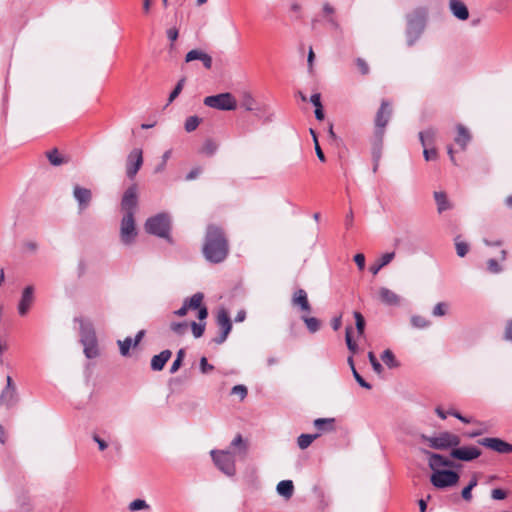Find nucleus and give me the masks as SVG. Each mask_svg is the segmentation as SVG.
Listing matches in <instances>:
<instances>
[{
    "label": "nucleus",
    "mask_w": 512,
    "mask_h": 512,
    "mask_svg": "<svg viewBox=\"0 0 512 512\" xmlns=\"http://www.w3.org/2000/svg\"><path fill=\"white\" fill-rule=\"evenodd\" d=\"M84 352L88 358H93L97 355V346L96 343L94 345H88L84 347Z\"/></svg>",
    "instance_id": "obj_61"
},
{
    "label": "nucleus",
    "mask_w": 512,
    "mask_h": 512,
    "mask_svg": "<svg viewBox=\"0 0 512 512\" xmlns=\"http://www.w3.org/2000/svg\"><path fill=\"white\" fill-rule=\"evenodd\" d=\"M137 206V186L132 185L124 192L121 201V208L125 214L133 213Z\"/></svg>",
    "instance_id": "obj_11"
},
{
    "label": "nucleus",
    "mask_w": 512,
    "mask_h": 512,
    "mask_svg": "<svg viewBox=\"0 0 512 512\" xmlns=\"http://www.w3.org/2000/svg\"><path fill=\"white\" fill-rule=\"evenodd\" d=\"M277 492L286 499H290L294 492V485L291 480H282L277 484Z\"/></svg>",
    "instance_id": "obj_26"
},
{
    "label": "nucleus",
    "mask_w": 512,
    "mask_h": 512,
    "mask_svg": "<svg viewBox=\"0 0 512 512\" xmlns=\"http://www.w3.org/2000/svg\"><path fill=\"white\" fill-rule=\"evenodd\" d=\"M430 481L436 488L443 489L455 486L459 481V474L451 470L433 471Z\"/></svg>",
    "instance_id": "obj_5"
},
{
    "label": "nucleus",
    "mask_w": 512,
    "mask_h": 512,
    "mask_svg": "<svg viewBox=\"0 0 512 512\" xmlns=\"http://www.w3.org/2000/svg\"><path fill=\"white\" fill-rule=\"evenodd\" d=\"M381 359L389 368H396L399 366L393 352L389 349L383 351Z\"/></svg>",
    "instance_id": "obj_30"
},
{
    "label": "nucleus",
    "mask_w": 512,
    "mask_h": 512,
    "mask_svg": "<svg viewBox=\"0 0 512 512\" xmlns=\"http://www.w3.org/2000/svg\"><path fill=\"white\" fill-rule=\"evenodd\" d=\"M204 296L202 293H195L190 299L186 300L189 309H197L198 310V318L203 320L207 317L208 311L205 306L202 305Z\"/></svg>",
    "instance_id": "obj_17"
},
{
    "label": "nucleus",
    "mask_w": 512,
    "mask_h": 512,
    "mask_svg": "<svg viewBox=\"0 0 512 512\" xmlns=\"http://www.w3.org/2000/svg\"><path fill=\"white\" fill-rule=\"evenodd\" d=\"M356 66L363 75H367L369 73V66L367 62L362 58L356 59Z\"/></svg>",
    "instance_id": "obj_54"
},
{
    "label": "nucleus",
    "mask_w": 512,
    "mask_h": 512,
    "mask_svg": "<svg viewBox=\"0 0 512 512\" xmlns=\"http://www.w3.org/2000/svg\"><path fill=\"white\" fill-rule=\"evenodd\" d=\"M447 414L456 417L457 419H459L463 423H471L472 422L471 419H468V418L462 416L458 411H456L454 409H449L447 411Z\"/></svg>",
    "instance_id": "obj_62"
},
{
    "label": "nucleus",
    "mask_w": 512,
    "mask_h": 512,
    "mask_svg": "<svg viewBox=\"0 0 512 512\" xmlns=\"http://www.w3.org/2000/svg\"><path fill=\"white\" fill-rule=\"evenodd\" d=\"M190 326H191L194 337L199 338L203 335L204 330H205V324H198L193 321V322H191Z\"/></svg>",
    "instance_id": "obj_51"
},
{
    "label": "nucleus",
    "mask_w": 512,
    "mask_h": 512,
    "mask_svg": "<svg viewBox=\"0 0 512 512\" xmlns=\"http://www.w3.org/2000/svg\"><path fill=\"white\" fill-rule=\"evenodd\" d=\"M184 83H185V78H182L178 81L177 85L175 86V88L169 95V99H168L169 103L173 102L178 97V95L181 93V91L183 89Z\"/></svg>",
    "instance_id": "obj_45"
},
{
    "label": "nucleus",
    "mask_w": 512,
    "mask_h": 512,
    "mask_svg": "<svg viewBox=\"0 0 512 512\" xmlns=\"http://www.w3.org/2000/svg\"><path fill=\"white\" fill-rule=\"evenodd\" d=\"M302 320L306 324L311 333H315L320 328V321L315 317L302 316Z\"/></svg>",
    "instance_id": "obj_32"
},
{
    "label": "nucleus",
    "mask_w": 512,
    "mask_h": 512,
    "mask_svg": "<svg viewBox=\"0 0 512 512\" xmlns=\"http://www.w3.org/2000/svg\"><path fill=\"white\" fill-rule=\"evenodd\" d=\"M171 356L172 352L168 349L163 350L158 355H154L151 359V369L154 371H161Z\"/></svg>",
    "instance_id": "obj_22"
},
{
    "label": "nucleus",
    "mask_w": 512,
    "mask_h": 512,
    "mask_svg": "<svg viewBox=\"0 0 512 512\" xmlns=\"http://www.w3.org/2000/svg\"><path fill=\"white\" fill-rule=\"evenodd\" d=\"M487 269L491 273H499L501 271V266L495 259H489L487 261Z\"/></svg>",
    "instance_id": "obj_55"
},
{
    "label": "nucleus",
    "mask_w": 512,
    "mask_h": 512,
    "mask_svg": "<svg viewBox=\"0 0 512 512\" xmlns=\"http://www.w3.org/2000/svg\"><path fill=\"white\" fill-rule=\"evenodd\" d=\"M354 261L358 266L359 270H363L365 268V256L362 253H358L354 256Z\"/></svg>",
    "instance_id": "obj_60"
},
{
    "label": "nucleus",
    "mask_w": 512,
    "mask_h": 512,
    "mask_svg": "<svg viewBox=\"0 0 512 512\" xmlns=\"http://www.w3.org/2000/svg\"><path fill=\"white\" fill-rule=\"evenodd\" d=\"M201 119L197 116H190L185 121V130L187 132L194 131L200 124Z\"/></svg>",
    "instance_id": "obj_39"
},
{
    "label": "nucleus",
    "mask_w": 512,
    "mask_h": 512,
    "mask_svg": "<svg viewBox=\"0 0 512 512\" xmlns=\"http://www.w3.org/2000/svg\"><path fill=\"white\" fill-rule=\"evenodd\" d=\"M481 455V450L475 446L454 447L451 456L462 461H472Z\"/></svg>",
    "instance_id": "obj_10"
},
{
    "label": "nucleus",
    "mask_w": 512,
    "mask_h": 512,
    "mask_svg": "<svg viewBox=\"0 0 512 512\" xmlns=\"http://www.w3.org/2000/svg\"><path fill=\"white\" fill-rule=\"evenodd\" d=\"M247 393V388L244 385H236L231 390V394L238 396L240 400H243L247 396Z\"/></svg>",
    "instance_id": "obj_48"
},
{
    "label": "nucleus",
    "mask_w": 512,
    "mask_h": 512,
    "mask_svg": "<svg viewBox=\"0 0 512 512\" xmlns=\"http://www.w3.org/2000/svg\"><path fill=\"white\" fill-rule=\"evenodd\" d=\"M118 345L120 348L121 355L126 356L128 355L130 348L132 346V339L130 337H127L123 341L119 340Z\"/></svg>",
    "instance_id": "obj_44"
},
{
    "label": "nucleus",
    "mask_w": 512,
    "mask_h": 512,
    "mask_svg": "<svg viewBox=\"0 0 512 512\" xmlns=\"http://www.w3.org/2000/svg\"><path fill=\"white\" fill-rule=\"evenodd\" d=\"M16 390L5 389L0 397V401L6 405H12L15 401Z\"/></svg>",
    "instance_id": "obj_35"
},
{
    "label": "nucleus",
    "mask_w": 512,
    "mask_h": 512,
    "mask_svg": "<svg viewBox=\"0 0 512 512\" xmlns=\"http://www.w3.org/2000/svg\"><path fill=\"white\" fill-rule=\"evenodd\" d=\"M504 335L507 340L512 341V319L507 321Z\"/></svg>",
    "instance_id": "obj_64"
},
{
    "label": "nucleus",
    "mask_w": 512,
    "mask_h": 512,
    "mask_svg": "<svg viewBox=\"0 0 512 512\" xmlns=\"http://www.w3.org/2000/svg\"><path fill=\"white\" fill-rule=\"evenodd\" d=\"M34 288L27 286L22 293V297L18 304V313L20 316H26L34 302Z\"/></svg>",
    "instance_id": "obj_13"
},
{
    "label": "nucleus",
    "mask_w": 512,
    "mask_h": 512,
    "mask_svg": "<svg viewBox=\"0 0 512 512\" xmlns=\"http://www.w3.org/2000/svg\"><path fill=\"white\" fill-rule=\"evenodd\" d=\"M312 136H313V141H314V145H315V151H316V154H317V157L320 161L324 162L325 161V156H324V153L319 145V142H318V139H317V136L315 134V132L313 130H310Z\"/></svg>",
    "instance_id": "obj_52"
},
{
    "label": "nucleus",
    "mask_w": 512,
    "mask_h": 512,
    "mask_svg": "<svg viewBox=\"0 0 512 512\" xmlns=\"http://www.w3.org/2000/svg\"><path fill=\"white\" fill-rule=\"evenodd\" d=\"M429 467L433 470H440L439 468L444 467H451L453 465V462L445 457H443L440 454L435 453H429Z\"/></svg>",
    "instance_id": "obj_23"
},
{
    "label": "nucleus",
    "mask_w": 512,
    "mask_h": 512,
    "mask_svg": "<svg viewBox=\"0 0 512 512\" xmlns=\"http://www.w3.org/2000/svg\"><path fill=\"white\" fill-rule=\"evenodd\" d=\"M353 315L355 318L357 332L359 335H363L365 329V319L363 315L358 311H355Z\"/></svg>",
    "instance_id": "obj_38"
},
{
    "label": "nucleus",
    "mask_w": 512,
    "mask_h": 512,
    "mask_svg": "<svg viewBox=\"0 0 512 512\" xmlns=\"http://www.w3.org/2000/svg\"><path fill=\"white\" fill-rule=\"evenodd\" d=\"M314 427L321 433L332 432L335 430L334 418H318L314 421Z\"/></svg>",
    "instance_id": "obj_25"
},
{
    "label": "nucleus",
    "mask_w": 512,
    "mask_h": 512,
    "mask_svg": "<svg viewBox=\"0 0 512 512\" xmlns=\"http://www.w3.org/2000/svg\"><path fill=\"white\" fill-rule=\"evenodd\" d=\"M460 437L451 432H442L437 435V449H447L460 444Z\"/></svg>",
    "instance_id": "obj_15"
},
{
    "label": "nucleus",
    "mask_w": 512,
    "mask_h": 512,
    "mask_svg": "<svg viewBox=\"0 0 512 512\" xmlns=\"http://www.w3.org/2000/svg\"><path fill=\"white\" fill-rule=\"evenodd\" d=\"M379 300L388 306H399L401 303V297L386 287H381L378 291Z\"/></svg>",
    "instance_id": "obj_18"
},
{
    "label": "nucleus",
    "mask_w": 512,
    "mask_h": 512,
    "mask_svg": "<svg viewBox=\"0 0 512 512\" xmlns=\"http://www.w3.org/2000/svg\"><path fill=\"white\" fill-rule=\"evenodd\" d=\"M148 507H149V505L146 503L145 500H142V499H136L129 504V509L131 511L147 509Z\"/></svg>",
    "instance_id": "obj_46"
},
{
    "label": "nucleus",
    "mask_w": 512,
    "mask_h": 512,
    "mask_svg": "<svg viewBox=\"0 0 512 512\" xmlns=\"http://www.w3.org/2000/svg\"><path fill=\"white\" fill-rule=\"evenodd\" d=\"M73 196L76 199V201L78 202L80 212L85 210L89 206V204L92 200L91 190L81 187L79 185L74 186Z\"/></svg>",
    "instance_id": "obj_14"
},
{
    "label": "nucleus",
    "mask_w": 512,
    "mask_h": 512,
    "mask_svg": "<svg viewBox=\"0 0 512 512\" xmlns=\"http://www.w3.org/2000/svg\"><path fill=\"white\" fill-rule=\"evenodd\" d=\"M217 325L219 327L220 333L218 336H216L213 341L216 344H222L227 339L231 329H232V323L230 320V316L228 312L225 309H221L218 311L217 314Z\"/></svg>",
    "instance_id": "obj_8"
},
{
    "label": "nucleus",
    "mask_w": 512,
    "mask_h": 512,
    "mask_svg": "<svg viewBox=\"0 0 512 512\" xmlns=\"http://www.w3.org/2000/svg\"><path fill=\"white\" fill-rule=\"evenodd\" d=\"M203 102L210 108L222 111H232L237 107L236 98L229 92L207 96L204 98Z\"/></svg>",
    "instance_id": "obj_3"
},
{
    "label": "nucleus",
    "mask_w": 512,
    "mask_h": 512,
    "mask_svg": "<svg viewBox=\"0 0 512 512\" xmlns=\"http://www.w3.org/2000/svg\"><path fill=\"white\" fill-rule=\"evenodd\" d=\"M434 198L437 204V210L439 213L446 211L452 208L451 203L447 199V195L445 192H434Z\"/></svg>",
    "instance_id": "obj_28"
},
{
    "label": "nucleus",
    "mask_w": 512,
    "mask_h": 512,
    "mask_svg": "<svg viewBox=\"0 0 512 512\" xmlns=\"http://www.w3.org/2000/svg\"><path fill=\"white\" fill-rule=\"evenodd\" d=\"M353 376L355 378V380L358 382V384L363 387V388H366V389H371V385L369 383H367L363 378L362 376L357 372L356 368H353Z\"/></svg>",
    "instance_id": "obj_57"
},
{
    "label": "nucleus",
    "mask_w": 512,
    "mask_h": 512,
    "mask_svg": "<svg viewBox=\"0 0 512 512\" xmlns=\"http://www.w3.org/2000/svg\"><path fill=\"white\" fill-rule=\"evenodd\" d=\"M420 437L423 441H426L428 443L429 447L437 449V436L428 437L426 435H421Z\"/></svg>",
    "instance_id": "obj_63"
},
{
    "label": "nucleus",
    "mask_w": 512,
    "mask_h": 512,
    "mask_svg": "<svg viewBox=\"0 0 512 512\" xmlns=\"http://www.w3.org/2000/svg\"><path fill=\"white\" fill-rule=\"evenodd\" d=\"M231 447L239 449V451L245 455L247 452V443L243 440L242 436L238 434L231 442Z\"/></svg>",
    "instance_id": "obj_34"
},
{
    "label": "nucleus",
    "mask_w": 512,
    "mask_h": 512,
    "mask_svg": "<svg viewBox=\"0 0 512 512\" xmlns=\"http://www.w3.org/2000/svg\"><path fill=\"white\" fill-rule=\"evenodd\" d=\"M216 149H217L216 143L213 142L212 140H207L202 147V152L207 155H212L215 153Z\"/></svg>",
    "instance_id": "obj_50"
},
{
    "label": "nucleus",
    "mask_w": 512,
    "mask_h": 512,
    "mask_svg": "<svg viewBox=\"0 0 512 512\" xmlns=\"http://www.w3.org/2000/svg\"><path fill=\"white\" fill-rule=\"evenodd\" d=\"M479 444L501 454H509L512 452V444L500 438H483L479 440Z\"/></svg>",
    "instance_id": "obj_9"
},
{
    "label": "nucleus",
    "mask_w": 512,
    "mask_h": 512,
    "mask_svg": "<svg viewBox=\"0 0 512 512\" xmlns=\"http://www.w3.org/2000/svg\"><path fill=\"white\" fill-rule=\"evenodd\" d=\"M144 227L147 233L167 239L169 237L170 219L167 214L160 213L148 218Z\"/></svg>",
    "instance_id": "obj_2"
},
{
    "label": "nucleus",
    "mask_w": 512,
    "mask_h": 512,
    "mask_svg": "<svg viewBox=\"0 0 512 512\" xmlns=\"http://www.w3.org/2000/svg\"><path fill=\"white\" fill-rule=\"evenodd\" d=\"M477 485V479L476 477H473L472 480L470 481L469 485L466 486L462 492H461V495L463 497L464 500L466 501H471L472 499V489Z\"/></svg>",
    "instance_id": "obj_40"
},
{
    "label": "nucleus",
    "mask_w": 512,
    "mask_h": 512,
    "mask_svg": "<svg viewBox=\"0 0 512 512\" xmlns=\"http://www.w3.org/2000/svg\"><path fill=\"white\" fill-rule=\"evenodd\" d=\"M456 253L459 257H464L469 251V245L460 240V236L455 238Z\"/></svg>",
    "instance_id": "obj_33"
},
{
    "label": "nucleus",
    "mask_w": 512,
    "mask_h": 512,
    "mask_svg": "<svg viewBox=\"0 0 512 512\" xmlns=\"http://www.w3.org/2000/svg\"><path fill=\"white\" fill-rule=\"evenodd\" d=\"M424 29L422 20H410L406 31L407 45L413 46L419 39Z\"/></svg>",
    "instance_id": "obj_12"
},
{
    "label": "nucleus",
    "mask_w": 512,
    "mask_h": 512,
    "mask_svg": "<svg viewBox=\"0 0 512 512\" xmlns=\"http://www.w3.org/2000/svg\"><path fill=\"white\" fill-rule=\"evenodd\" d=\"M368 358H369V361H370L374 371L376 373L380 374L382 372L383 368H382V365L377 360V358L375 357L374 353L373 352H369L368 353Z\"/></svg>",
    "instance_id": "obj_53"
},
{
    "label": "nucleus",
    "mask_w": 512,
    "mask_h": 512,
    "mask_svg": "<svg viewBox=\"0 0 512 512\" xmlns=\"http://www.w3.org/2000/svg\"><path fill=\"white\" fill-rule=\"evenodd\" d=\"M391 112L392 110L390 104L383 100L375 118V125L377 128L381 129V134L383 133V129L389 121Z\"/></svg>",
    "instance_id": "obj_16"
},
{
    "label": "nucleus",
    "mask_w": 512,
    "mask_h": 512,
    "mask_svg": "<svg viewBox=\"0 0 512 512\" xmlns=\"http://www.w3.org/2000/svg\"><path fill=\"white\" fill-rule=\"evenodd\" d=\"M241 105L247 111L254 110L255 100L250 93H248V92L243 93Z\"/></svg>",
    "instance_id": "obj_36"
},
{
    "label": "nucleus",
    "mask_w": 512,
    "mask_h": 512,
    "mask_svg": "<svg viewBox=\"0 0 512 512\" xmlns=\"http://www.w3.org/2000/svg\"><path fill=\"white\" fill-rule=\"evenodd\" d=\"M351 332H352V327H347L345 340H346V344H347L349 351L352 354H355L357 352V344L352 340Z\"/></svg>",
    "instance_id": "obj_42"
},
{
    "label": "nucleus",
    "mask_w": 512,
    "mask_h": 512,
    "mask_svg": "<svg viewBox=\"0 0 512 512\" xmlns=\"http://www.w3.org/2000/svg\"><path fill=\"white\" fill-rule=\"evenodd\" d=\"M136 236H137V231H136V227H135L134 214L133 213L125 214L122 218L121 226H120L121 241L124 244L129 245L134 241Z\"/></svg>",
    "instance_id": "obj_6"
},
{
    "label": "nucleus",
    "mask_w": 512,
    "mask_h": 512,
    "mask_svg": "<svg viewBox=\"0 0 512 512\" xmlns=\"http://www.w3.org/2000/svg\"><path fill=\"white\" fill-rule=\"evenodd\" d=\"M320 436L319 433L316 434H301L297 439V444L300 449L304 450L308 448L312 442Z\"/></svg>",
    "instance_id": "obj_29"
},
{
    "label": "nucleus",
    "mask_w": 512,
    "mask_h": 512,
    "mask_svg": "<svg viewBox=\"0 0 512 512\" xmlns=\"http://www.w3.org/2000/svg\"><path fill=\"white\" fill-rule=\"evenodd\" d=\"M437 131L434 128H429L424 132L419 133V139L423 147H431L436 139Z\"/></svg>",
    "instance_id": "obj_27"
},
{
    "label": "nucleus",
    "mask_w": 512,
    "mask_h": 512,
    "mask_svg": "<svg viewBox=\"0 0 512 512\" xmlns=\"http://www.w3.org/2000/svg\"><path fill=\"white\" fill-rule=\"evenodd\" d=\"M205 259L211 263L224 261L229 252L226 236L219 226L209 225L202 249Z\"/></svg>",
    "instance_id": "obj_1"
},
{
    "label": "nucleus",
    "mask_w": 512,
    "mask_h": 512,
    "mask_svg": "<svg viewBox=\"0 0 512 512\" xmlns=\"http://www.w3.org/2000/svg\"><path fill=\"white\" fill-rule=\"evenodd\" d=\"M451 13L459 20L465 21L469 18V10L461 0H449Z\"/></svg>",
    "instance_id": "obj_20"
},
{
    "label": "nucleus",
    "mask_w": 512,
    "mask_h": 512,
    "mask_svg": "<svg viewBox=\"0 0 512 512\" xmlns=\"http://www.w3.org/2000/svg\"><path fill=\"white\" fill-rule=\"evenodd\" d=\"M423 155L426 161L435 160L437 159L438 153L437 150L431 146V147H423Z\"/></svg>",
    "instance_id": "obj_49"
},
{
    "label": "nucleus",
    "mask_w": 512,
    "mask_h": 512,
    "mask_svg": "<svg viewBox=\"0 0 512 512\" xmlns=\"http://www.w3.org/2000/svg\"><path fill=\"white\" fill-rule=\"evenodd\" d=\"M395 257L394 252L385 253L381 256V258L378 260V263L382 265V267L388 265Z\"/></svg>",
    "instance_id": "obj_56"
},
{
    "label": "nucleus",
    "mask_w": 512,
    "mask_h": 512,
    "mask_svg": "<svg viewBox=\"0 0 512 512\" xmlns=\"http://www.w3.org/2000/svg\"><path fill=\"white\" fill-rule=\"evenodd\" d=\"M292 304L294 306H299L300 309L306 313L311 312V305L309 303L307 293L303 289H298L293 297H292Z\"/></svg>",
    "instance_id": "obj_21"
},
{
    "label": "nucleus",
    "mask_w": 512,
    "mask_h": 512,
    "mask_svg": "<svg viewBox=\"0 0 512 512\" xmlns=\"http://www.w3.org/2000/svg\"><path fill=\"white\" fill-rule=\"evenodd\" d=\"M200 369H201L202 373L206 374V373L212 371L214 369V367L208 363L206 357H202L200 360Z\"/></svg>",
    "instance_id": "obj_59"
},
{
    "label": "nucleus",
    "mask_w": 512,
    "mask_h": 512,
    "mask_svg": "<svg viewBox=\"0 0 512 512\" xmlns=\"http://www.w3.org/2000/svg\"><path fill=\"white\" fill-rule=\"evenodd\" d=\"M448 304L440 302L435 305L432 314L436 317L444 316L447 313Z\"/></svg>",
    "instance_id": "obj_47"
},
{
    "label": "nucleus",
    "mask_w": 512,
    "mask_h": 512,
    "mask_svg": "<svg viewBox=\"0 0 512 512\" xmlns=\"http://www.w3.org/2000/svg\"><path fill=\"white\" fill-rule=\"evenodd\" d=\"M170 329L177 335H184L188 330V323L187 322H181V323L173 322L170 324Z\"/></svg>",
    "instance_id": "obj_41"
},
{
    "label": "nucleus",
    "mask_w": 512,
    "mask_h": 512,
    "mask_svg": "<svg viewBox=\"0 0 512 512\" xmlns=\"http://www.w3.org/2000/svg\"><path fill=\"white\" fill-rule=\"evenodd\" d=\"M211 457L215 465L226 475L233 476L236 472L235 456L226 450L211 451Z\"/></svg>",
    "instance_id": "obj_4"
},
{
    "label": "nucleus",
    "mask_w": 512,
    "mask_h": 512,
    "mask_svg": "<svg viewBox=\"0 0 512 512\" xmlns=\"http://www.w3.org/2000/svg\"><path fill=\"white\" fill-rule=\"evenodd\" d=\"M46 156L49 162L54 166H59L65 163V160L61 157L57 149H52L46 152Z\"/></svg>",
    "instance_id": "obj_31"
},
{
    "label": "nucleus",
    "mask_w": 512,
    "mask_h": 512,
    "mask_svg": "<svg viewBox=\"0 0 512 512\" xmlns=\"http://www.w3.org/2000/svg\"><path fill=\"white\" fill-rule=\"evenodd\" d=\"M143 165V151L140 148H134L130 151L126 160V175L129 179H134Z\"/></svg>",
    "instance_id": "obj_7"
},
{
    "label": "nucleus",
    "mask_w": 512,
    "mask_h": 512,
    "mask_svg": "<svg viewBox=\"0 0 512 512\" xmlns=\"http://www.w3.org/2000/svg\"><path fill=\"white\" fill-rule=\"evenodd\" d=\"M194 60L201 61L206 69H210L212 67V57L202 50L193 49L186 54L185 61L187 63Z\"/></svg>",
    "instance_id": "obj_19"
},
{
    "label": "nucleus",
    "mask_w": 512,
    "mask_h": 512,
    "mask_svg": "<svg viewBox=\"0 0 512 512\" xmlns=\"http://www.w3.org/2000/svg\"><path fill=\"white\" fill-rule=\"evenodd\" d=\"M81 341L85 346L94 345L96 343V337L93 331H84L82 333Z\"/></svg>",
    "instance_id": "obj_43"
},
{
    "label": "nucleus",
    "mask_w": 512,
    "mask_h": 512,
    "mask_svg": "<svg viewBox=\"0 0 512 512\" xmlns=\"http://www.w3.org/2000/svg\"><path fill=\"white\" fill-rule=\"evenodd\" d=\"M457 135L454 139L455 143L458 144L462 150L466 149L467 144L471 140V134L462 124H458L457 127Z\"/></svg>",
    "instance_id": "obj_24"
},
{
    "label": "nucleus",
    "mask_w": 512,
    "mask_h": 512,
    "mask_svg": "<svg viewBox=\"0 0 512 512\" xmlns=\"http://www.w3.org/2000/svg\"><path fill=\"white\" fill-rule=\"evenodd\" d=\"M491 497L495 500H503L507 497V493L500 488H496L492 490Z\"/></svg>",
    "instance_id": "obj_58"
},
{
    "label": "nucleus",
    "mask_w": 512,
    "mask_h": 512,
    "mask_svg": "<svg viewBox=\"0 0 512 512\" xmlns=\"http://www.w3.org/2000/svg\"><path fill=\"white\" fill-rule=\"evenodd\" d=\"M411 323L415 328L423 329L430 325L429 320L420 315L412 316Z\"/></svg>",
    "instance_id": "obj_37"
}]
</instances>
